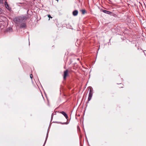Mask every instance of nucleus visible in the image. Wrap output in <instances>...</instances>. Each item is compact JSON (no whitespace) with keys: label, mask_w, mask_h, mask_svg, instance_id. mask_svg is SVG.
I'll list each match as a JSON object with an SVG mask.
<instances>
[{"label":"nucleus","mask_w":146,"mask_h":146,"mask_svg":"<svg viewBox=\"0 0 146 146\" xmlns=\"http://www.w3.org/2000/svg\"><path fill=\"white\" fill-rule=\"evenodd\" d=\"M27 19V17L26 16L23 15L15 17L13 21L17 25L19 26V25L25 21Z\"/></svg>","instance_id":"f257e3e1"},{"label":"nucleus","mask_w":146,"mask_h":146,"mask_svg":"<svg viewBox=\"0 0 146 146\" xmlns=\"http://www.w3.org/2000/svg\"><path fill=\"white\" fill-rule=\"evenodd\" d=\"M93 94V91L91 88H90V89L89 93L88 95V101H90L92 97Z\"/></svg>","instance_id":"f03ea898"},{"label":"nucleus","mask_w":146,"mask_h":146,"mask_svg":"<svg viewBox=\"0 0 146 146\" xmlns=\"http://www.w3.org/2000/svg\"><path fill=\"white\" fill-rule=\"evenodd\" d=\"M68 70H66L64 72V79H66V77L68 75Z\"/></svg>","instance_id":"7ed1b4c3"},{"label":"nucleus","mask_w":146,"mask_h":146,"mask_svg":"<svg viewBox=\"0 0 146 146\" xmlns=\"http://www.w3.org/2000/svg\"><path fill=\"white\" fill-rule=\"evenodd\" d=\"M21 24L20 25V28H26L27 25H26V23H20Z\"/></svg>","instance_id":"20e7f679"},{"label":"nucleus","mask_w":146,"mask_h":146,"mask_svg":"<svg viewBox=\"0 0 146 146\" xmlns=\"http://www.w3.org/2000/svg\"><path fill=\"white\" fill-rule=\"evenodd\" d=\"M78 13V11L77 10H75L73 11L72 14L74 16H77Z\"/></svg>","instance_id":"39448f33"},{"label":"nucleus","mask_w":146,"mask_h":146,"mask_svg":"<svg viewBox=\"0 0 146 146\" xmlns=\"http://www.w3.org/2000/svg\"><path fill=\"white\" fill-rule=\"evenodd\" d=\"M103 12L107 14H110L111 13V12L110 11H108L106 10H103Z\"/></svg>","instance_id":"423d86ee"},{"label":"nucleus","mask_w":146,"mask_h":146,"mask_svg":"<svg viewBox=\"0 0 146 146\" xmlns=\"http://www.w3.org/2000/svg\"><path fill=\"white\" fill-rule=\"evenodd\" d=\"M61 113L63 114L66 119H67L68 118V115L64 111H62Z\"/></svg>","instance_id":"0eeeda50"},{"label":"nucleus","mask_w":146,"mask_h":146,"mask_svg":"<svg viewBox=\"0 0 146 146\" xmlns=\"http://www.w3.org/2000/svg\"><path fill=\"white\" fill-rule=\"evenodd\" d=\"M80 11L81 12L82 14L83 15H84V14L87 13V11L85 9L80 10Z\"/></svg>","instance_id":"6e6552de"},{"label":"nucleus","mask_w":146,"mask_h":146,"mask_svg":"<svg viewBox=\"0 0 146 146\" xmlns=\"http://www.w3.org/2000/svg\"><path fill=\"white\" fill-rule=\"evenodd\" d=\"M5 5L6 7L8 9H9V5L8 3H7L6 1L5 3Z\"/></svg>","instance_id":"1a4fd4ad"},{"label":"nucleus","mask_w":146,"mask_h":146,"mask_svg":"<svg viewBox=\"0 0 146 146\" xmlns=\"http://www.w3.org/2000/svg\"><path fill=\"white\" fill-rule=\"evenodd\" d=\"M48 134H47V135L46 136V140L45 141V142H44V144L45 143H46V140L47 139V138H48Z\"/></svg>","instance_id":"9d476101"},{"label":"nucleus","mask_w":146,"mask_h":146,"mask_svg":"<svg viewBox=\"0 0 146 146\" xmlns=\"http://www.w3.org/2000/svg\"><path fill=\"white\" fill-rule=\"evenodd\" d=\"M3 10L2 9L0 8V14L2 13Z\"/></svg>","instance_id":"9b49d317"},{"label":"nucleus","mask_w":146,"mask_h":146,"mask_svg":"<svg viewBox=\"0 0 146 146\" xmlns=\"http://www.w3.org/2000/svg\"><path fill=\"white\" fill-rule=\"evenodd\" d=\"M48 17H49V18H52V17H51V16H50V15H48Z\"/></svg>","instance_id":"f8f14e48"},{"label":"nucleus","mask_w":146,"mask_h":146,"mask_svg":"<svg viewBox=\"0 0 146 146\" xmlns=\"http://www.w3.org/2000/svg\"><path fill=\"white\" fill-rule=\"evenodd\" d=\"M30 77L32 79V78H33V75L32 74H30Z\"/></svg>","instance_id":"ddd939ff"},{"label":"nucleus","mask_w":146,"mask_h":146,"mask_svg":"<svg viewBox=\"0 0 146 146\" xmlns=\"http://www.w3.org/2000/svg\"><path fill=\"white\" fill-rule=\"evenodd\" d=\"M3 3V0H0V3Z\"/></svg>","instance_id":"4468645a"},{"label":"nucleus","mask_w":146,"mask_h":146,"mask_svg":"<svg viewBox=\"0 0 146 146\" xmlns=\"http://www.w3.org/2000/svg\"><path fill=\"white\" fill-rule=\"evenodd\" d=\"M18 3L20 4H23V3Z\"/></svg>","instance_id":"2eb2a0df"},{"label":"nucleus","mask_w":146,"mask_h":146,"mask_svg":"<svg viewBox=\"0 0 146 146\" xmlns=\"http://www.w3.org/2000/svg\"><path fill=\"white\" fill-rule=\"evenodd\" d=\"M57 0L58 1L59 0Z\"/></svg>","instance_id":"dca6fc26"}]
</instances>
